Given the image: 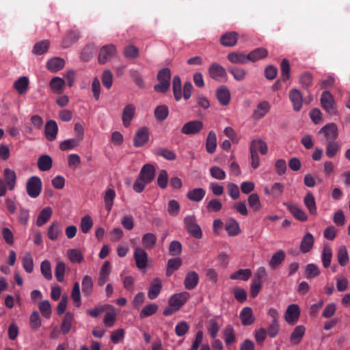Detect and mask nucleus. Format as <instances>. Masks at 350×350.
Instances as JSON below:
<instances>
[{
    "label": "nucleus",
    "instance_id": "nucleus-59",
    "mask_svg": "<svg viewBox=\"0 0 350 350\" xmlns=\"http://www.w3.org/2000/svg\"><path fill=\"white\" fill-rule=\"evenodd\" d=\"M71 298L75 306L79 307L81 305L80 285L78 282H75L71 292Z\"/></svg>",
    "mask_w": 350,
    "mask_h": 350
},
{
    "label": "nucleus",
    "instance_id": "nucleus-31",
    "mask_svg": "<svg viewBox=\"0 0 350 350\" xmlns=\"http://www.w3.org/2000/svg\"><path fill=\"white\" fill-rule=\"evenodd\" d=\"M65 61L60 57H53L46 63L47 68L51 72H56L64 67Z\"/></svg>",
    "mask_w": 350,
    "mask_h": 350
},
{
    "label": "nucleus",
    "instance_id": "nucleus-62",
    "mask_svg": "<svg viewBox=\"0 0 350 350\" xmlns=\"http://www.w3.org/2000/svg\"><path fill=\"white\" fill-rule=\"evenodd\" d=\"M93 226V221L90 216L85 215L81 218L80 228L83 233H88Z\"/></svg>",
    "mask_w": 350,
    "mask_h": 350
},
{
    "label": "nucleus",
    "instance_id": "nucleus-26",
    "mask_svg": "<svg viewBox=\"0 0 350 350\" xmlns=\"http://www.w3.org/2000/svg\"><path fill=\"white\" fill-rule=\"evenodd\" d=\"M80 38V33L78 31L70 30L67 33L66 36L62 40V46L63 48H68L75 42H76Z\"/></svg>",
    "mask_w": 350,
    "mask_h": 350
},
{
    "label": "nucleus",
    "instance_id": "nucleus-38",
    "mask_svg": "<svg viewBox=\"0 0 350 350\" xmlns=\"http://www.w3.org/2000/svg\"><path fill=\"white\" fill-rule=\"evenodd\" d=\"M285 259V253L280 250L275 253L269 262V265L273 269L279 267Z\"/></svg>",
    "mask_w": 350,
    "mask_h": 350
},
{
    "label": "nucleus",
    "instance_id": "nucleus-24",
    "mask_svg": "<svg viewBox=\"0 0 350 350\" xmlns=\"http://www.w3.org/2000/svg\"><path fill=\"white\" fill-rule=\"evenodd\" d=\"M341 144L336 141L327 142L325 143V154L328 158H334L340 150Z\"/></svg>",
    "mask_w": 350,
    "mask_h": 350
},
{
    "label": "nucleus",
    "instance_id": "nucleus-27",
    "mask_svg": "<svg viewBox=\"0 0 350 350\" xmlns=\"http://www.w3.org/2000/svg\"><path fill=\"white\" fill-rule=\"evenodd\" d=\"M73 321L74 315L70 312H66L61 323V332L63 334L66 335L70 332Z\"/></svg>",
    "mask_w": 350,
    "mask_h": 350
},
{
    "label": "nucleus",
    "instance_id": "nucleus-37",
    "mask_svg": "<svg viewBox=\"0 0 350 350\" xmlns=\"http://www.w3.org/2000/svg\"><path fill=\"white\" fill-rule=\"evenodd\" d=\"M306 328L304 325L296 326L291 333L290 340L293 344H299L305 334Z\"/></svg>",
    "mask_w": 350,
    "mask_h": 350
},
{
    "label": "nucleus",
    "instance_id": "nucleus-5",
    "mask_svg": "<svg viewBox=\"0 0 350 350\" xmlns=\"http://www.w3.org/2000/svg\"><path fill=\"white\" fill-rule=\"evenodd\" d=\"M133 257L136 267L139 269H145L148 267V254L144 249L137 247L135 248Z\"/></svg>",
    "mask_w": 350,
    "mask_h": 350
},
{
    "label": "nucleus",
    "instance_id": "nucleus-42",
    "mask_svg": "<svg viewBox=\"0 0 350 350\" xmlns=\"http://www.w3.org/2000/svg\"><path fill=\"white\" fill-rule=\"evenodd\" d=\"M28 85L29 79L27 77H20L14 83V87L19 94H25L27 90Z\"/></svg>",
    "mask_w": 350,
    "mask_h": 350
},
{
    "label": "nucleus",
    "instance_id": "nucleus-51",
    "mask_svg": "<svg viewBox=\"0 0 350 350\" xmlns=\"http://www.w3.org/2000/svg\"><path fill=\"white\" fill-rule=\"evenodd\" d=\"M154 117L157 121L165 120L169 114L168 108L165 105H159L157 107L154 111Z\"/></svg>",
    "mask_w": 350,
    "mask_h": 350
},
{
    "label": "nucleus",
    "instance_id": "nucleus-47",
    "mask_svg": "<svg viewBox=\"0 0 350 350\" xmlns=\"http://www.w3.org/2000/svg\"><path fill=\"white\" fill-rule=\"evenodd\" d=\"M252 276V271L249 269H240L232 273L230 278L231 280H240L247 281Z\"/></svg>",
    "mask_w": 350,
    "mask_h": 350
},
{
    "label": "nucleus",
    "instance_id": "nucleus-45",
    "mask_svg": "<svg viewBox=\"0 0 350 350\" xmlns=\"http://www.w3.org/2000/svg\"><path fill=\"white\" fill-rule=\"evenodd\" d=\"M65 81L63 79L59 77H54L50 81V88L51 90L57 94L62 92Z\"/></svg>",
    "mask_w": 350,
    "mask_h": 350
},
{
    "label": "nucleus",
    "instance_id": "nucleus-7",
    "mask_svg": "<svg viewBox=\"0 0 350 350\" xmlns=\"http://www.w3.org/2000/svg\"><path fill=\"white\" fill-rule=\"evenodd\" d=\"M136 107L133 104H127L122 111V120L124 127L130 126L133 118L135 117Z\"/></svg>",
    "mask_w": 350,
    "mask_h": 350
},
{
    "label": "nucleus",
    "instance_id": "nucleus-49",
    "mask_svg": "<svg viewBox=\"0 0 350 350\" xmlns=\"http://www.w3.org/2000/svg\"><path fill=\"white\" fill-rule=\"evenodd\" d=\"M184 284L188 290L194 288L197 285V273L195 271L189 272L185 277Z\"/></svg>",
    "mask_w": 350,
    "mask_h": 350
},
{
    "label": "nucleus",
    "instance_id": "nucleus-52",
    "mask_svg": "<svg viewBox=\"0 0 350 350\" xmlns=\"http://www.w3.org/2000/svg\"><path fill=\"white\" fill-rule=\"evenodd\" d=\"M22 264L27 273H31L33 270V260L32 256L29 252H26L23 258Z\"/></svg>",
    "mask_w": 350,
    "mask_h": 350
},
{
    "label": "nucleus",
    "instance_id": "nucleus-44",
    "mask_svg": "<svg viewBox=\"0 0 350 350\" xmlns=\"http://www.w3.org/2000/svg\"><path fill=\"white\" fill-rule=\"evenodd\" d=\"M228 71L233 76L234 80L242 81L245 79L246 71L245 69L239 67L230 66Z\"/></svg>",
    "mask_w": 350,
    "mask_h": 350
},
{
    "label": "nucleus",
    "instance_id": "nucleus-53",
    "mask_svg": "<svg viewBox=\"0 0 350 350\" xmlns=\"http://www.w3.org/2000/svg\"><path fill=\"white\" fill-rule=\"evenodd\" d=\"M49 44L50 42L47 40L38 42L34 45L32 52L38 55H42L47 51Z\"/></svg>",
    "mask_w": 350,
    "mask_h": 350
},
{
    "label": "nucleus",
    "instance_id": "nucleus-36",
    "mask_svg": "<svg viewBox=\"0 0 350 350\" xmlns=\"http://www.w3.org/2000/svg\"><path fill=\"white\" fill-rule=\"evenodd\" d=\"M62 232V227L59 222L54 221L49 227L47 236L51 241H56Z\"/></svg>",
    "mask_w": 350,
    "mask_h": 350
},
{
    "label": "nucleus",
    "instance_id": "nucleus-46",
    "mask_svg": "<svg viewBox=\"0 0 350 350\" xmlns=\"http://www.w3.org/2000/svg\"><path fill=\"white\" fill-rule=\"evenodd\" d=\"M337 258L339 265L342 267L345 266L349 262V257L347 247L345 245H341L338 247L337 251Z\"/></svg>",
    "mask_w": 350,
    "mask_h": 350
},
{
    "label": "nucleus",
    "instance_id": "nucleus-1",
    "mask_svg": "<svg viewBox=\"0 0 350 350\" xmlns=\"http://www.w3.org/2000/svg\"><path fill=\"white\" fill-rule=\"evenodd\" d=\"M320 102L322 107L327 113L329 115H335L336 113V105L330 92H323Z\"/></svg>",
    "mask_w": 350,
    "mask_h": 350
},
{
    "label": "nucleus",
    "instance_id": "nucleus-34",
    "mask_svg": "<svg viewBox=\"0 0 350 350\" xmlns=\"http://www.w3.org/2000/svg\"><path fill=\"white\" fill-rule=\"evenodd\" d=\"M225 229L230 236H236L241 232L238 222L233 218L227 219Z\"/></svg>",
    "mask_w": 350,
    "mask_h": 350
},
{
    "label": "nucleus",
    "instance_id": "nucleus-15",
    "mask_svg": "<svg viewBox=\"0 0 350 350\" xmlns=\"http://www.w3.org/2000/svg\"><path fill=\"white\" fill-rule=\"evenodd\" d=\"M4 182L8 187V189L12 191L14 189L16 183V172L10 169L5 168L3 171Z\"/></svg>",
    "mask_w": 350,
    "mask_h": 350
},
{
    "label": "nucleus",
    "instance_id": "nucleus-63",
    "mask_svg": "<svg viewBox=\"0 0 350 350\" xmlns=\"http://www.w3.org/2000/svg\"><path fill=\"white\" fill-rule=\"evenodd\" d=\"M180 208V204L178 201L171 200L168 202L167 212L170 215L176 217L179 214Z\"/></svg>",
    "mask_w": 350,
    "mask_h": 350
},
{
    "label": "nucleus",
    "instance_id": "nucleus-30",
    "mask_svg": "<svg viewBox=\"0 0 350 350\" xmlns=\"http://www.w3.org/2000/svg\"><path fill=\"white\" fill-rule=\"evenodd\" d=\"M53 166V160L47 154L41 155L38 159V167L40 171L46 172Z\"/></svg>",
    "mask_w": 350,
    "mask_h": 350
},
{
    "label": "nucleus",
    "instance_id": "nucleus-18",
    "mask_svg": "<svg viewBox=\"0 0 350 350\" xmlns=\"http://www.w3.org/2000/svg\"><path fill=\"white\" fill-rule=\"evenodd\" d=\"M238 40V33L235 31L227 32L220 38V43L224 46H233Z\"/></svg>",
    "mask_w": 350,
    "mask_h": 350
},
{
    "label": "nucleus",
    "instance_id": "nucleus-12",
    "mask_svg": "<svg viewBox=\"0 0 350 350\" xmlns=\"http://www.w3.org/2000/svg\"><path fill=\"white\" fill-rule=\"evenodd\" d=\"M289 99L295 111H299L301 110L303 105V98L301 92L297 89H292L289 92Z\"/></svg>",
    "mask_w": 350,
    "mask_h": 350
},
{
    "label": "nucleus",
    "instance_id": "nucleus-54",
    "mask_svg": "<svg viewBox=\"0 0 350 350\" xmlns=\"http://www.w3.org/2000/svg\"><path fill=\"white\" fill-rule=\"evenodd\" d=\"M82 292L85 295L91 294L93 290V282L92 278L88 275L83 278L82 282Z\"/></svg>",
    "mask_w": 350,
    "mask_h": 350
},
{
    "label": "nucleus",
    "instance_id": "nucleus-60",
    "mask_svg": "<svg viewBox=\"0 0 350 350\" xmlns=\"http://www.w3.org/2000/svg\"><path fill=\"white\" fill-rule=\"evenodd\" d=\"M284 188V187L282 184L276 183L273 185L270 190H269L267 188H265V191L267 194L271 195L275 198H278L282 193Z\"/></svg>",
    "mask_w": 350,
    "mask_h": 350
},
{
    "label": "nucleus",
    "instance_id": "nucleus-10",
    "mask_svg": "<svg viewBox=\"0 0 350 350\" xmlns=\"http://www.w3.org/2000/svg\"><path fill=\"white\" fill-rule=\"evenodd\" d=\"M58 126L55 120H50L46 122L44 128V134L46 138L50 141H54L57 137Z\"/></svg>",
    "mask_w": 350,
    "mask_h": 350
},
{
    "label": "nucleus",
    "instance_id": "nucleus-6",
    "mask_svg": "<svg viewBox=\"0 0 350 350\" xmlns=\"http://www.w3.org/2000/svg\"><path fill=\"white\" fill-rule=\"evenodd\" d=\"M300 316L299 307L297 304H291L288 306L285 313L284 319L289 325H295Z\"/></svg>",
    "mask_w": 350,
    "mask_h": 350
},
{
    "label": "nucleus",
    "instance_id": "nucleus-23",
    "mask_svg": "<svg viewBox=\"0 0 350 350\" xmlns=\"http://www.w3.org/2000/svg\"><path fill=\"white\" fill-rule=\"evenodd\" d=\"M227 59L234 64H245L248 62L247 55L241 52H232L228 54Z\"/></svg>",
    "mask_w": 350,
    "mask_h": 350
},
{
    "label": "nucleus",
    "instance_id": "nucleus-25",
    "mask_svg": "<svg viewBox=\"0 0 350 350\" xmlns=\"http://www.w3.org/2000/svg\"><path fill=\"white\" fill-rule=\"evenodd\" d=\"M111 272V265L109 261H105L100 269L99 277L98 279V285L100 286H103L107 280Z\"/></svg>",
    "mask_w": 350,
    "mask_h": 350
},
{
    "label": "nucleus",
    "instance_id": "nucleus-2",
    "mask_svg": "<svg viewBox=\"0 0 350 350\" xmlns=\"http://www.w3.org/2000/svg\"><path fill=\"white\" fill-rule=\"evenodd\" d=\"M42 180L38 176H31L26 183V191L27 194L33 198H37L42 191Z\"/></svg>",
    "mask_w": 350,
    "mask_h": 350
},
{
    "label": "nucleus",
    "instance_id": "nucleus-21",
    "mask_svg": "<svg viewBox=\"0 0 350 350\" xmlns=\"http://www.w3.org/2000/svg\"><path fill=\"white\" fill-rule=\"evenodd\" d=\"M268 55V51L266 49L257 48L247 54L248 62H255L265 58Z\"/></svg>",
    "mask_w": 350,
    "mask_h": 350
},
{
    "label": "nucleus",
    "instance_id": "nucleus-32",
    "mask_svg": "<svg viewBox=\"0 0 350 350\" xmlns=\"http://www.w3.org/2000/svg\"><path fill=\"white\" fill-rule=\"evenodd\" d=\"M304 203L311 215L317 214V206L314 195L308 191L304 197Z\"/></svg>",
    "mask_w": 350,
    "mask_h": 350
},
{
    "label": "nucleus",
    "instance_id": "nucleus-3",
    "mask_svg": "<svg viewBox=\"0 0 350 350\" xmlns=\"http://www.w3.org/2000/svg\"><path fill=\"white\" fill-rule=\"evenodd\" d=\"M319 134L323 135L326 142L336 141L338 137V126L335 123H328L320 129Z\"/></svg>",
    "mask_w": 350,
    "mask_h": 350
},
{
    "label": "nucleus",
    "instance_id": "nucleus-41",
    "mask_svg": "<svg viewBox=\"0 0 350 350\" xmlns=\"http://www.w3.org/2000/svg\"><path fill=\"white\" fill-rule=\"evenodd\" d=\"M217 147V137L213 131H210L206 140V150L209 154H213Z\"/></svg>",
    "mask_w": 350,
    "mask_h": 350
},
{
    "label": "nucleus",
    "instance_id": "nucleus-29",
    "mask_svg": "<svg viewBox=\"0 0 350 350\" xmlns=\"http://www.w3.org/2000/svg\"><path fill=\"white\" fill-rule=\"evenodd\" d=\"M66 255L72 263L80 264L83 261V254L79 249H69L66 252Z\"/></svg>",
    "mask_w": 350,
    "mask_h": 350
},
{
    "label": "nucleus",
    "instance_id": "nucleus-57",
    "mask_svg": "<svg viewBox=\"0 0 350 350\" xmlns=\"http://www.w3.org/2000/svg\"><path fill=\"white\" fill-rule=\"evenodd\" d=\"M158 308V306L155 304H150L144 306L142 310L139 314V317L141 319L150 317L157 312Z\"/></svg>",
    "mask_w": 350,
    "mask_h": 350
},
{
    "label": "nucleus",
    "instance_id": "nucleus-16",
    "mask_svg": "<svg viewBox=\"0 0 350 350\" xmlns=\"http://www.w3.org/2000/svg\"><path fill=\"white\" fill-rule=\"evenodd\" d=\"M314 239L310 232H306L303 237L299 249L300 251L305 254L309 252L313 247Z\"/></svg>",
    "mask_w": 350,
    "mask_h": 350
},
{
    "label": "nucleus",
    "instance_id": "nucleus-61",
    "mask_svg": "<svg viewBox=\"0 0 350 350\" xmlns=\"http://www.w3.org/2000/svg\"><path fill=\"white\" fill-rule=\"evenodd\" d=\"M40 271L42 275L48 280L52 279L51 266L49 260H45L41 262Z\"/></svg>",
    "mask_w": 350,
    "mask_h": 350
},
{
    "label": "nucleus",
    "instance_id": "nucleus-55",
    "mask_svg": "<svg viewBox=\"0 0 350 350\" xmlns=\"http://www.w3.org/2000/svg\"><path fill=\"white\" fill-rule=\"evenodd\" d=\"M181 133L187 135L197 133V120L185 123L181 129Z\"/></svg>",
    "mask_w": 350,
    "mask_h": 350
},
{
    "label": "nucleus",
    "instance_id": "nucleus-14",
    "mask_svg": "<svg viewBox=\"0 0 350 350\" xmlns=\"http://www.w3.org/2000/svg\"><path fill=\"white\" fill-rule=\"evenodd\" d=\"M289 212L298 220L305 221L308 219L306 213L298 206L291 202L285 204Z\"/></svg>",
    "mask_w": 350,
    "mask_h": 350
},
{
    "label": "nucleus",
    "instance_id": "nucleus-17",
    "mask_svg": "<svg viewBox=\"0 0 350 350\" xmlns=\"http://www.w3.org/2000/svg\"><path fill=\"white\" fill-rule=\"evenodd\" d=\"M162 288L161 280L159 278H154L150 285L148 297L150 299H156L159 295Z\"/></svg>",
    "mask_w": 350,
    "mask_h": 350
},
{
    "label": "nucleus",
    "instance_id": "nucleus-22",
    "mask_svg": "<svg viewBox=\"0 0 350 350\" xmlns=\"http://www.w3.org/2000/svg\"><path fill=\"white\" fill-rule=\"evenodd\" d=\"M184 224L188 232L194 238H197V222L196 216L192 215L185 217Z\"/></svg>",
    "mask_w": 350,
    "mask_h": 350
},
{
    "label": "nucleus",
    "instance_id": "nucleus-8",
    "mask_svg": "<svg viewBox=\"0 0 350 350\" xmlns=\"http://www.w3.org/2000/svg\"><path fill=\"white\" fill-rule=\"evenodd\" d=\"M149 139L148 129L142 127L138 129L133 139V145L135 147L143 146Z\"/></svg>",
    "mask_w": 350,
    "mask_h": 350
},
{
    "label": "nucleus",
    "instance_id": "nucleus-9",
    "mask_svg": "<svg viewBox=\"0 0 350 350\" xmlns=\"http://www.w3.org/2000/svg\"><path fill=\"white\" fill-rule=\"evenodd\" d=\"M189 295L187 292L176 293L171 296L169 299V305L176 308L178 310L187 301Z\"/></svg>",
    "mask_w": 350,
    "mask_h": 350
},
{
    "label": "nucleus",
    "instance_id": "nucleus-58",
    "mask_svg": "<svg viewBox=\"0 0 350 350\" xmlns=\"http://www.w3.org/2000/svg\"><path fill=\"white\" fill-rule=\"evenodd\" d=\"M320 274V271L317 265L310 263L306 265L305 269V276L307 279H312Z\"/></svg>",
    "mask_w": 350,
    "mask_h": 350
},
{
    "label": "nucleus",
    "instance_id": "nucleus-48",
    "mask_svg": "<svg viewBox=\"0 0 350 350\" xmlns=\"http://www.w3.org/2000/svg\"><path fill=\"white\" fill-rule=\"evenodd\" d=\"M80 142H81L75 137L68 139L59 144V149L62 151L70 150L78 146Z\"/></svg>",
    "mask_w": 350,
    "mask_h": 350
},
{
    "label": "nucleus",
    "instance_id": "nucleus-43",
    "mask_svg": "<svg viewBox=\"0 0 350 350\" xmlns=\"http://www.w3.org/2000/svg\"><path fill=\"white\" fill-rule=\"evenodd\" d=\"M157 236L151 232L144 234L142 238V245L146 249L153 248L157 243Z\"/></svg>",
    "mask_w": 350,
    "mask_h": 350
},
{
    "label": "nucleus",
    "instance_id": "nucleus-64",
    "mask_svg": "<svg viewBox=\"0 0 350 350\" xmlns=\"http://www.w3.org/2000/svg\"><path fill=\"white\" fill-rule=\"evenodd\" d=\"M39 310L42 316L49 319L51 314V306L48 300H44L39 304Z\"/></svg>",
    "mask_w": 350,
    "mask_h": 350
},
{
    "label": "nucleus",
    "instance_id": "nucleus-33",
    "mask_svg": "<svg viewBox=\"0 0 350 350\" xmlns=\"http://www.w3.org/2000/svg\"><path fill=\"white\" fill-rule=\"evenodd\" d=\"M250 150L259 151L261 154L265 155L267 153L268 148L265 142L261 139H256L252 141Z\"/></svg>",
    "mask_w": 350,
    "mask_h": 350
},
{
    "label": "nucleus",
    "instance_id": "nucleus-39",
    "mask_svg": "<svg viewBox=\"0 0 350 350\" xmlns=\"http://www.w3.org/2000/svg\"><path fill=\"white\" fill-rule=\"evenodd\" d=\"M52 215V208L49 206H46L44 208L40 213L37 220L36 225L38 226H42L44 224H46L49 219L51 218Z\"/></svg>",
    "mask_w": 350,
    "mask_h": 350
},
{
    "label": "nucleus",
    "instance_id": "nucleus-20",
    "mask_svg": "<svg viewBox=\"0 0 350 350\" xmlns=\"http://www.w3.org/2000/svg\"><path fill=\"white\" fill-rule=\"evenodd\" d=\"M209 74L213 79L220 81L226 76V71L219 64H213L209 68Z\"/></svg>",
    "mask_w": 350,
    "mask_h": 350
},
{
    "label": "nucleus",
    "instance_id": "nucleus-28",
    "mask_svg": "<svg viewBox=\"0 0 350 350\" xmlns=\"http://www.w3.org/2000/svg\"><path fill=\"white\" fill-rule=\"evenodd\" d=\"M216 96L222 105H227L230 99V93L226 86L219 88L216 92Z\"/></svg>",
    "mask_w": 350,
    "mask_h": 350
},
{
    "label": "nucleus",
    "instance_id": "nucleus-50",
    "mask_svg": "<svg viewBox=\"0 0 350 350\" xmlns=\"http://www.w3.org/2000/svg\"><path fill=\"white\" fill-rule=\"evenodd\" d=\"M116 198V192L112 189H108L104 196V202L105 204L106 209L109 212L111 211L113 200Z\"/></svg>",
    "mask_w": 350,
    "mask_h": 350
},
{
    "label": "nucleus",
    "instance_id": "nucleus-19",
    "mask_svg": "<svg viewBox=\"0 0 350 350\" xmlns=\"http://www.w3.org/2000/svg\"><path fill=\"white\" fill-rule=\"evenodd\" d=\"M240 319L241 323L245 326L251 325L255 321L253 312L251 308L245 307L240 312Z\"/></svg>",
    "mask_w": 350,
    "mask_h": 350
},
{
    "label": "nucleus",
    "instance_id": "nucleus-4",
    "mask_svg": "<svg viewBox=\"0 0 350 350\" xmlns=\"http://www.w3.org/2000/svg\"><path fill=\"white\" fill-rule=\"evenodd\" d=\"M116 53V48L113 44H107L101 47L98 57V62L105 64L111 60Z\"/></svg>",
    "mask_w": 350,
    "mask_h": 350
},
{
    "label": "nucleus",
    "instance_id": "nucleus-35",
    "mask_svg": "<svg viewBox=\"0 0 350 350\" xmlns=\"http://www.w3.org/2000/svg\"><path fill=\"white\" fill-rule=\"evenodd\" d=\"M332 258V250L329 244L326 243L323 245V249L321 253V260L323 265L325 268L330 266L331 260Z\"/></svg>",
    "mask_w": 350,
    "mask_h": 350
},
{
    "label": "nucleus",
    "instance_id": "nucleus-56",
    "mask_svg": "<svg viewBox=\"0 0 350 350\" xmlns=\"http://www.w3.org/2000/svg\"><path fill=\"white\" fill-rule=\"evenodd\" d=\"M172 89L175 99L178 101L182 97L181 81L178 76H174L172 81Z\"/></svg>",
    "mask_w": 350,
    "mask_h": 350
},
{
    "label": "nucleus",
    "instance_id": "nucleus-40",
    "mask_svg": "<svg viewBox=\"0 0 350 350\" xmlns=\"http://www.w3.org/2000/svg\"><path fill=\"white\" fill-rule=\"evenodd\" d=\"M181 265L182 260L180 258L169 259L167 264L166 275L171 276Z\"/></svg>",
    "mask_w": 350,
    "mask_h": 350
},
{
    "label": "nucleus",
    "instance_id": "nucleus-13",
    "mask_svg": "<svg viewBox=\"0 0 350 350\" xmlns=\"http://www.w3.org/2000/svg\"><path fill=\"white\" fill-rule=\"evenodd\" d=\"M139 176L142 179L145 180L146 183H151L154 180L155 176L154 167L150 163L145 164L142 167Z\"/></svg>",
    "mask_w": 350,
    "mask_h": 350
},
{
    "label": "nucleus",
    "instance_id": "nucleus-11",
    "mask_svg": "<svg viewBox=\"0 0 350 350\" xmlns=\"http://www.w3.org/2000/svg\"><path fill=\"white\" fill-rule=\"evenodd\" d=\"M270 105L267 101L260 102L254 110L252 117L255 120L263 118L270 110Z\"/></svg>",
    "mask_w": 350,
    "mask_h": 350
}]
</instances>
